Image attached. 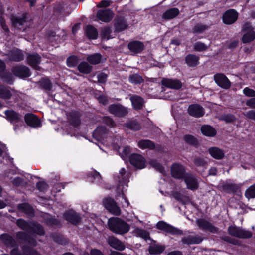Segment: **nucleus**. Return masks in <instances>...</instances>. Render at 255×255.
<instances>
[{
	"label": "nucleus",
	"instance_id": "obj_39",
	"mask_svg": "<svg viewBox=\"0 0 255 255\" xmlns=\"http://www.w3.org/2000/svg\"><path fill=\"white\" fill-rule=\"evenodd\" d=\"M180 14V11L178 8L172 7L166 10L163 14L162 17L165 19H172L176 17Z\"/></svg>",
	"mask_w": 255,
	"mask_h": 255
},
{
	"label": "nucleus",
	"instance_id": "obj_26",
	"mask_svg": "<svg viewBox=\"0 0 255 255\" xmlns=\"http://www.w3.org/2000/svg\"><path fill=\"white\" fill-rule=\"evenodd\" d=\"M129 99L133 109L138 111L142 109L144 107L145 103L144 99L140 96L132 95L130 97Z\"/></svg>",
	"mask_w": 255,
	"mask_h": 255
},
{
	"label": "nucleus",
	"instance_id": "obj_58",
	"mask_svg": "<svg viewBox=\"0 0 255 255\" xmlns=\"http://www.w3.org/2000/svg\"><path fill=\"white\" fill-rule=\"evenodd\" d=\"M245 195L248 199L255 197V184L251 185L246 190Z\"/></svg>",
	"mask_w": 255,
	"mask_h": 255
},
{
	"label": "nucleus",
	"instance_id": "obj_5",
	"mask_svg": "<svg viewBox=\"0 0 255 255\" xmlns=\"http://www.w3.org/2000/svg\"><path fill=\"white\" fill-rule=\"evenodd\" d=\"M156 228L160 230L172 235H182V230L177 228L170 224H168L164 221H160L156 224Z\"/></svg>",
	"mask_w": 255,
	"mask_h": 255
},
{
	"label": "nucleus",
	"instance_id": "obj_49",
	"mask_svg": "<svg viewBox=\"0 0 255 255\" xmlns=\"http://www.w3.org/2000/svg\"><path fill=\"white\" fill-rule=\"evenodd\" d=\"M255 39V32L253 30L245 33L242 37L241 41L243 43H248Z\"/></svg>",
	"mask_w": 255,
	"mask_h": 255
},
{
	"label": "nucleus",
	"instance_id": "obj_14",
	"mask_svg": "<svg viewBox=\"0 0 255 255\" xmlns=\"http://www.w3.org/2000/svg\"><path fill=\"white\" fill-rule=\"evenodd\" d=\"M144 47V43L139 40H132L128 44V48L132 55L141 53L143 51Z\"/></svg>",
	"mask_w": 255,
	"mask_h": 255
},
{
	"label": "nucleus",
	"instance_id": "obj_17",
	"mask_svg": "<svg viewBox=\"0 0 255 255\" xmlns=\"http://www.w3.org/2000/svg\"><path fill=\"white\" fill-rule=\"evenodd\" d=\"M41 61V57L38 53L27 54L26 58L27 63L34 70H40V67L38 65Z\"/></svg>",
	"mask_w": 255,
	"mask_h": 255
},
{
	"label": "nucleus",
	"instance_id": "obj_54",
	"mask_svg": "<svg viewBox=\"0 0 255 255\" xmlns=\"http://www.w3.org/2000/svg\"><path fill=\"white\" fill-rule=\"evenodd\" d=\"M150 165L154 168L156 171L161 173L165 172V168L163 166L158 162L156 160H152L149 162Z\"/></svg>",
	"mask_w": 255,
	"mask_h": 255
},
{
	"label": "nucleus",
	"instance_id": "obj_45",
	"mask_svg": "<svg viewBox=\"0 0 255 255\" xmlns=\"http://www.w3.org/2000/svg\"><path fill=\"white\" fill-rule=\"evenodd\" d=\"M78 70L82 74H88L92 71V66L90 65L88 62L82 61L78 65Z\"/></svg>",
	"mask_w": 255,
	"mask_h": 255
},
{
	"label": "nucleus",
	"instance_id": "obj_33",
	"mask_svg": "<svg viewBox=\"0 0 255 255\" xmlns=\"http://www.w3.org/2000/svg\"><path fill=\"white\" fill-rule=\"evenodd\" d=\"M138 147L141 149H148L149 150H155L156 148L155 143L149 139H141L137 143Z\"/></svg>",
	"mask_w": 255,
	"mask_h": 255
},
{
	"label": "nucleus",
	"instance_id": "obj_56",
	"mask_svg": "<svg viewBox=\"0 0 255 255\" xmlns=\"http://www.w3.org/2000/svg\"><path fill=\"white\" fill-rule=\"evenodd\" d=\"M53 241L61 245H65L67 242L64 236L60 234H54L52 235Z\"/></svg>",
	"mask_w": 255,
	"mask_h": 255
},
{
	"label": "nucleus",
	"instance_id": "obj_63",
	"mask_svg": "<svg viewBox=\"0 0 255 255\" xmlns=\"http://www.w3.org/2000/svg\"><path fill=\"white\" fill-rule=\"evenodd\" d=\"M108 75L104 72L100 73L97 75L98 81L101 84H105L107 80Z\"/></svg>",
	"mask_w": 255,
	"mask_h": 255
},
{
	"label": "nucleus",
	"instance_id": "obj_50",
	"mask_svg": "<svg viewBox=\"0 0 255 255\" xmlns=\"http://www.w3.org/2000/svg\"><path fill=\"white\" fill-rule=\"evenodd\" d=\"M208 29V26L201 23H196L192 29L193 34H201Z\"/></svg>",
	"mask_w": 255,
	"mask_h": 255
},
{
	"label": "nucleus",
	"instance_id": "obj_13",
	"mask_svg": "<svg viewBox=\"0 0 255 255\" xmlns=\"http://www.w3.org/2000/svg\"><path fill=\"white\" fill-rule=\"evenodd\" d=\"M12 72L14 75L20 78L29 77L31 73L30 69L24 65H18L12 68Z\"/></svg>",
	"mask_w": 255,
	"mask_h": 255
},
{
	"label": "nucleus",
	"instance_id": "obj_2",
	"mask_svg": "<svg viewBox=\"0 0 255 255\" xmlns=\"http://www.w3.org/2000/svg\"><path fill=\"white\" fill-rule=\"evenodd\" d=\"M109 229L113 233L118 235H124L130 230L129 225L120 218L111 217L108 221Z\"/></svg>",
	"mask_w": 255,
	"mask_h": 255
},
{
	"label": "nucleus",
	"instance_id": "obj_22",
	"mask_svg": "<svg viewBox=\"0 0 255 255\" xmlns=\"http://www.w3.org/2000/svg\"><path fill=\"white\" fill-rule=\"evenodd\" d=\"M188 114L195 118H200L204 116L205 110L203 107L198 104H192L188 108Z\"/></svg>",
	"mask_w": 255,
	"mask_h": 255
},
{
	"label": "nucleus",
	"instance_id": "obj_21",
	"mask_svg": "<svg viewBox=\"0 0 255 255\" xmlns=\"http://www.w3.org/2000/svg\"><path fill=\"white\" fill-rule=\"evenodd\" d=\"M81 115L78 111H72L67 114V119L69 124L72 127L77 128L81 125Z\"/></svg>",
	"mask_w": 255,
	"mask_h": 255
},
{
	"label": "nucleus",
	"instance_id": "obj_44",
	"mask_svg": "<svg viewBox=\"0 0 255 255\" xmlns=\"http://www.w3.org/2000/svg\"><path fill=\"white\" fill-rule=\"evenodd\" d=\"M45 221L47 226L51 227L60 228L62 226L60 220L56 218L55 217H47L45 219Z\"/></svg>",
	"mask_w": 255,
	"mask_h": 255
},
{
	"label": "nucleus",
	"instance_id": "obj_53",
	"mask_svg": "<svg viewBox=\"0 0 255 255\" xmlns=\"http://www.w3.org/2000/svg\"><path fill=\"white\" fill-rule=\"evenodd\" d=\"M79 62V59L76 55H71L66 59V64L69 67H74L77 65Z\"/></svg>",
	"mask_w": 255,
	"mask_h": 255
},
{
	"label": "nucleus",
	"instance_id": "obj_27",
	"mask_svg": "<svg viewBox=\"0 0 255 255\" xmlns=\"http://www.w3.org/2000/svg\"><path fill=\"white\" fill-rule=\"evenodd\" d=\"M0 239L7 247L10 248H18V245L15 239L9 234L3 233L0 236Z\"/></svg>",
	"mask_w": 255,
	"mask_h": 255
},
{
	"label": "nucleus",
	"instance_id": "obj_28",
	"mask_svg": "<svg viewBox=\"0 0 255 255\" xmlns=\"http://www.w3.org/2000/svg\"><path fill=\"white\" fill-rule=\"evenodd\" d=\"M107 134V129L105 127H98L93 131L92 136L97 141H102Z\"/></svg>",
	"mask_w": 255,
	"mask_h": 255
},
{
	"label": "nucleus",
	"instance_id": "obj_34",
	"mask_svg": "<svg viewBox=\"0 0 255 255\" xmlns=\"http://www.w3.org/2000/svg\"><path fill=\"white\" fill-rule=\"evenodd\" d=\"M201 133L207 137H214L217 134L216 129L209 125H204L201 128Z\"/></svg>",
	"mask_w": 255,
	"mask_h": 255
},
{
	"label": "nucleus",
	"instance_id": "obj_62",
	"mask_svg": "<svg viewBox=\"0 0 255 255\" xmlns=\"http://www.w3.org/2000/svg\"><path fill=\"white\" fill-rule=\"evenodd\" d=\"M36 188L40 192H44L47 189L48 184L44 181H38L36 184Z\"/></svg>",
	"mask_w": 255,
	"mask_h": 255
},
{
	"label": "nucleus",
	"instance_id": "obj_40",
	"mask_svg": "<svg viewBox=\"0 0 255 255\" xmlns=\"http://www.w3.org/2000/svg\"><path fill=\"white\" fill-rule=\"evenodd\" d=\"M165 247L164 245L159 244H154L149 246L148 251L149 254L152 255H159L165 250Z\"/></svg>",
	"mask_w": 255,
	"mask_h": 255
},
{
	"label": "nucleus",
	"instance_id": "obj_51",
	"mask_svg": "<svg viewBox=\"0 0 255 255\" xmlns=\"http://www.w3.org/2000/svg\"><path fill=\"white\" fill-rule=\"evenodd\" d=\"M12 24L13 26H22L26 22V16L23 14L20 17L13 16L11 18Z\"/></svg>",
	"mask_w": 255,
	"mask_h": 255
},
{
	"label": "nucleus",
	"instance_id": "obj_36",
	"mask_svg": "<svg viewBox=\"0 0 255 255\" xmlns=\"http://www.w3.org/2000/svg\"><path fill=\"white\" fill-rule=\"evenodd\" d=\"M241 185L234 183H225L222 185L223 190L228 194H234L240 190Z\"/></svg>",
	"mask_w": 255,
	"mask_h": 255
},
{
	"label": "nucleus",
	"instance_id": "obj_43",
	"mask_svg": "<svg viewBox=\"0 0 255 255\" xmlns=\"http://www.w3.org/2000/svg\"><path fill=\"white\" fill-rule=\"evenodd\" d=\"M193 162L194 165L197 167L207 168L208 165L207 161L202 156L194 157L193 159Z\"/></svg>",
	"mask_w": 255,
	"mask_h": 255
},
{
	"label": "nucleus",
	"instance_id": "obj_20",
	"mask_svg": "<svg viewBox=\"0 0 255 255\" xmlns=\"http://www.w3.org/2000/svg\"><path fill=\"white\" fill-rule=\"evenodd\" d=\"M129 160L130 164L137 168L141 169L145 167V159L140 154H132L129 156Z\"/></svg>",
	"mask_w": 255,
	"mask_h": 255
},
{
	"label": "nucleus",
	"instance_id": "obj_61",
	"mask_svg": "<svg viewBox=\"0 0 255 255\" xmlns=\"http://www.w3.org/2000/svg\"><path fill=\"white\" fill-rule=\"evenodd\" d=\"M95 97L98 100L99 103L103 105H107L108 102L107 97L103 94L99 95L95 94Z\"/></svg>",
	"mask_w": 255,
	"mask_h": 255
},
{
	"label": "nucleus",
	"instance_id": "obj_1",
	"mask_svg": "<svg viewBox=\"0 0 255 255\" xmlns=\"http://www.w3.org/2000/svg\"><path fill=\"white\" fill-rule=\"evenodd\" d=\"M16 224L18 228L26 232L19 231L16 234L17 238L24 242H26L29 238V235L27 233L39 236H43L45 233L43 227L35 221H26L22 218H19L16 220Z\"/></svg>",
	"mask_w": 255,
	"mask_h": 255
},
{
	"label": "nucleus",
	"instance_id": "obj_46",
	"mask_svg": "<svg viewBox=\"0 0 255 255\" xmlns=\"http://www.w3.org/2000/svg\"><path fill=\"white\" fill-rule=\"evenodd\" d=\"M102 59V55L99 53H94L93 54L89 55L87 57V61L93 65H96L101 62Z\"/></svg>",
	"mask_w": 255,
	"mask_h": 255
},
{
	"label": "nucleus",
	"instance_id": "obj_18",
	"mask_svg": "<svg viewBox=\"0 0 255 255\" xmlns=\"http://www.w3.org/2000/svg\"><path fill=\"white\" fill-rule=\"evenodd\" d=\"M23 252L19 251L18 248L12 249L10 251L11 255H41L36 250L32 247L24 245L22 247Z\"/></svg>",
	"mask_w": 255,
	"mask_h": 255
},
{
	"label": "nucleus",
	"instance_id": "obj_25",
	"mask_svg": "<svg viewBox=\"0 0 255 255\" xmlns=\"http://www.w3.org/2000/svg\"><path fill=\"white\" fill-rule=\"evenodd\" d=\"M197 224L198 227L203 230H207L212 233L218 232V228L205 219H199L197 220Z\"/></svg>",
	"mask_w": 255,
	"mask_h": 255
},
{
	"label": "nucleus",
	"instance_id": "obj_35",
	"mask_svg": "<svg viewBox=\"0 0 255 255\" xmlns=\"http://www.w3.org/2000/svg\"><path fill=\"white\" fill-rule=\"evenodd\" d=\"M124 127L128 129L134 131H137L141 129L140 124L136 120H130L124 124Z\"/></svg>",
	"mask_w": 255,
	"mask_h": 255
},
{
	"label": "nucleus",
	"instance_id": "obj_19",
	"mask_svg": "<svg viewBox=\"0 0 255 255\" xmlns=\"http://www.w3.org/2000/svg\"><path fill=\"white\" fill-rule=\"evenodd\" d=\"M114 14L113 11L110 9H102L97 11L96 16L99 20L108 23L113 19Z\"/></svg>",
	"mask_w": 255,
	"mask_h": 255
},
{
	"label": "nucleus",
	"instance_id": "obj_64",
	"mask_svg": "<svg viewBox=\"0 0 255 255\" xmlns=\"http://www.w3.org/2000/svg\"><path fill=\"white\" fill-rule=\"evenodd\" d=\"M243 93L248 97H255V91L249 87H245L243 90Z\"/></svg>",
	"mask_w": 255,
	"mask_h": 255
},
{
	"label": "nucleus",
	"instance_id": "obj_32",
	"mask_svg": "<svg viewBox=\"0 0 255 255\" xmlns=\"http://www.w3.org/2000/svg\"><path fill=\"white\" fill-rule=\"evenodd\" d=\"M203 240V238L200 236H189L182 238L181 242L184 244L192 245L199 244Z\"/></svg>",
	"mask_w": 255,
	"mask_h": 255
},
{
	"label": "nucleus",
	"instance_id": "obj_10",
	"mask_svg": "<svg viewBox=\"0 0 255 255\" xmlns=\"http://www.w3.org/2000/svg\"><path fill=\"white\" fill-rule=\"evenodd\" d=\"M109 112L118 117H124L128 114L127 109L121 104H112L108 107Z\"/></svg>",
	"mask_w": 255,
	"mask_h": 255
},
{
	"label": "nucleus",
	"instance_id": "obj_38",
	"mask_svg": "<svg viewBox=\"0 0 255 255\" xmlns=\"http://www.w3.org/2000/svg\"><path fill=\"white\" fill-rule=\"evenodd\" d=\"M183 140L186 144L196 148H198L200 145L197 138L191 134L184 135Z\"/></svg>",
	"mask_w": 255,
	"mask_h": 255
},
{
	"label": "nucleus",
	"instance_id": "obj_47",
	"mask_svg": "<svg viewBox=\"0 0 255 255\" xmlns=\"http://www.w3.org/2000/svg\"><path fill=\"white\" fill-rule=\"evenodd\" d=\"M18 209L26 214H32L34 213L32 207L28 203H21L18 205Z\"/></svg>",
	"mask_w": 255,
	"mask_h": 255
},
{
	"label": "nucleus",
	"instance_id": "obj_11",
	"mask_svg": "<svg viewBox=\"0 0 255 255\" xmlns=\"http://www.w3.org/2000/svg\"><path fill=\"white\" fill-rule=\"evenodd\" d=\"M183 180L187 189L193 191L198 189L199 187L198 180L192 173L190 172L186 173V175Z\"/></svg>",
	"mask_w": 255,
	"mask_h": 255
},
{
	"label": "nucleus",
	"instance_id": "obj_24",
	"mask_svg": "<svg viewBox=\"0 0 255 255\" xmlns=\"http://www.w3.org/2000/svg\"><path fill=\"white\" fill-rule=\"evenodd\" d=\"M107 243L111 247L119 251H124L126 248L124 243L114 236H111L108 237Z\"/></svg>",
	"mask_w": 255,
	"mask_h": 255
},
{
	"label": "nucleus",
	"instance_id": "obj_12",
	"mask_svg": "<svg viewBox=\"0 0 255 255\" xmlns=\"http://www.w3.org/2000/svg\"><path fill=\"white\" fill-rule=\"evenodd\" d=\"M214 80L218 86L224 89H229L232 83L223 73H217L214 75Z\"/></svg>",
	"mask_w": 255,
	"mask_h": 255
},
{
	"label": "nucleus",
	"instance_id": "obj_57",
	"mask_svg": "<svg viewBox=\"0 0 255 255\" xmlns=\"http://www.w3.org/2000/svg\"><path fill=\"white\" fill-rule=\"evenodd\" d=\"M111 28L109 27H105L101 30L100 35L102 39L109 40L112 38L111 37Z\"/></svg>",
	"mask_w": 255,
	"mask_h": 255
},
{
	"label": "nucleus",
	"instance_id": "obj_59",
	"mask_svg": "<svg viewBox=\"0 0 255 255\" xmlns=\"http://www.w3.org/2000/svg\"><path fill=\"white\" fill-rule=\"evenodd\" d=\"M208 46L204 43L198 41L194 45V50L198 52H203L207 50Z\"/></svg>",
	"mask_w": 255,
	"mask_h": 255
},
{
	"label": "nucleus",
	"instance_id": "obj_41",
	"mask_svg": "<svg viewBox=\"0 0 255 255\" xmlns=\"http://www.w3.org/2000/svg\"><path fill=\"white\" fill-rule=\"evenodd\" d=\"M38 84L42 89L46 91H51L52 88V83L51 80L47 77L41 78L38 82Z\"/></svg>",
	"mask_w": 255,
	"mask_h": 255
},
{
	"label": "nucleus",
	"instance_id": "obj_23",
	"mask_svg": "<svg viewBox=\"0 0 255 255\" xmlns=\"http://www.w3.org/2000/svg\"><path fill=\"white\" fill-rule=\"evenodd\" d=\"M114 26L115 30L117 32H120L128 27L127 20L124 16H117L114 20Z\"/></svg>",
	"mask_w": 255,
	"mask_h": 255
},
{
	"label": "nucleus",
	"instance_id": "obj_4",
	"mask_svg": "<svg viewBox=\"0 0 255 255\" xmlns=\"http://www.w3.org/2000/svg\"><path fill=\"white\" fill-rule=\"evenodd\" d=\"M63 218L69 223L76 226L79 225L82 221L80 214L72 209L66 210L63 213Z\"/></svg>",
	"mask_w": 255,
	"mask_h": 255
},
{
	"label": "nucleus",
	"instance_id": "obj_8",
	"mask_svg": "<svg viewBox=\"0 0 255 255\" xmlns=\"http://www.w3.org/2000/svg\"><path fill=\"white\" fill-rule=\"evenodd\" d=\"M185 167L177 163H173L171 167V175L176 179H183L186 175Z\"/></svg>",
	"mask_w": 255,
	"mask_h": 255
},
{
	"label": "nucleus",
	"instance_id": "obj_9",
	"mask_svg": "<svg viewBox=\"0 0 255 255\" xmlns=\"http://www.w3.org/2000/svg\"><path fill=\"white\" fill-rule=\"evenodd\" d=\"M103 204L105 208L112 214L117 216L120 215L121 212L120 208L111 197L105 198L103 201Z\"/></svg>",
	"mask_w": 255,
	"mask_h": 255
},
{
	"label": "nucleus",
	"instance_id": "obj_6",
	"mask_svg": "<svg viewBox=\"0 0 255 255\" xmlns=\"http://www.w3.org/2000/svg\"><path fill=\"white\" fill-rule=\"evenodd\" d=\"M4 113L6 116V119L13 125L15 130L16 129V127L18 126V123H23L22 116L18 112L11 109L6 110Z\"/></svg>",
	"mask_w": 255,
	"mask_h": 255
},
{
	"label": "nucleus",
	"instance_id": "obj_15",
	"mask_svg": "<svg viewBox=\"0 0 255 255\" xmlns=\"http://www.w3.org/2000/svg\"><path fill=\"white\" fill-rule=\"evenodd\" d=\"M24 119L27 125L30 127L35 128L42 126L40 120L38 116L34 114L31 113H26L24 115Z\"/></svg>",
	"mask_w": 255,
	"mask_h": 255
},
{
	"label": "nucleus",
	"instance_id": "obj_3",
	"mask_svg": "<svg viewBox=\"0 0 255 255\" xmlns=\"http://www.w3.org/2000/svg\"><path fill=\"white\" fill-rule=\"evenodd\" d=\"M228 234L240 239H249L252 237V232L245 230L235 225H230L228 228Z\"/></svg>",
	"mask_w": 255,
	"mask_h": 255
},
{
	"label": "nucleus",
	"instance_id": "obj_60",
	"mask_svg": "<svg viewBox=\"0 0 255 255\" xmlns=\"http://www.w3.org/2000/svg\"><path fill=\"white\" fill-rule=\"evenodd\" d=\"M103 123L107 126L113 127L115 126V123L114 120L109 116H104L102 119Z\"/></svg>",
	"mask_w": 255,
	"mask_h": 255
},
{
	"label": "nucleus",
	"instance_id": "obj_16",
	"mask_svg": "<svg viewBox=\"0 0 255 255\" xmlns=\"http://www.w3.org/2000/svg\"><path fill=\"white\" fill-rule=\"evenodd\" d=\"M161 84L167 88L174 90H179L182 87V83L178 79L163 78Z\"/></svg>",
	"mask_w": 255,
	"mask_h": 255
},
{
	"label": "nucleus",
	"instance_id": "obj_7",
	"mask_svg": "<svg viewBox=\"0 0 255 255\" xmlns=\"http://www.w3.org/2000/svg\"><path fill=\"white\" fill-rule=\"evenodd\" d=\"M239 13L234 9H229L225 11L222 16L223 22L226 25H231L236 22Z\"/></svg>",
	"mask_w": 255,
	"mask_h": 255
},
{
	"label": "nucleus",
	"instance_id": "obj_37",
	"mask_svg": "<svg viewBox=\"0 0 255 255\" xmlns=\"http://www.w3.org/2000/svg\"><path fill=\"white\" fill-rule=\"evenodd\" d=\"M85 34L89 39H97L98 37L97 29L92 25H88L86 26Z\"/></svg>",
	"mask_w": 255,
	"mask_h": 255
},
{
	"label": "nucleus",
	"instance_id": "obj_52",
	"mask_svg": "<svg viewBox=\"0 0 255 255\" xmlns=\"http://www.w3.org/2000/svg\"><path fill=\"white\" fill-rule=\"evenodd\" d=\"M2 73L0 74V78L2 79V80L10 85H12L14 82V79L11 73L9 72H2Z\"/></svg>",
	"mask_w": 255,
	"mask_h": 255
},
{
	"label": "nucleus",
	"instance_id": "obj_42",
	"mask_svg": "<svg viewBox=\"0 0 255 255\" xmlns=\"http://www.w3.org/2000/svg\"><path fill=\"white\" fill-rule=\"evenodd\" d=\"M12 93H11L9 87L5 86L4 85H0V98L4 100H9L11 99Z\"/></svg>",
	"mask_w": 255,
	"mask_h": 255
},
{
	"label": "nucleus",
	"instance_id": "obj_48",
	"mask_svg": "<svg viewBox=\"0 0 255 255\" xmlns=\"http://www.w3.org/2000/svg\"><path fill=\"white\" fill-rule=\"evenodd\" d=\"M88 177L89 181L92 183H100L102 180V177L100 174L96 170L89 173L88 174Z\"/></svg>",
	"mask_w": 255,
	"mask_h": 255
},
{
	"label": "nucleus",
	"instance_id": "obj_55",
	"mask_svg": "<svg viewBox=\"0 0 255 255\" xmlns=\"http://www.w3.org/2000/svg\"><path fill=\"white\" fill-rule=\"evenodd\" d=\"M129 81L130 83L135 84H141L144 81L142 77L138 74H133L129 76Z\"/></svg>",
	"mask_w": 255,
	"mask_h": 255
},
{
	"label": "nucleus",
	"instance_id": "obj_30",
	"mask_svg": "<svg viewBox=\"0 0 255 255\" xmlns=\"http://www.w3.org/2000/svg\"><path fill=\"white\" fill-rule=\"evenodd\" d=\"M208 152L212 157L216 160H221L225 156L223 150L218 147H211L208 149Z\"/></svg>",
	"mask_w": 255,
	"mask_h": 255
},
{
	"label": "nucleus",
	"instance_id": "obj_29",
	"mask_svg": "<svg viewBox=\"0 0 255 255\" xmlns=\"http://www.w3.org/2000/svg\"><path fill=\"white\" fill-rule=\"evenodd\" d=\"M184 60L189 67L194 68L200 64V57L193 54H187L185 57Z\"/></svg>",
	"mask_w": 255,
	"mask_h": 255
},
{
	"label": "nucleus",
	"instance_id": "obj_31",
	"mask_svg": "<svg viewBox=\"0 0 255 255\" xmlns=\"http://www.w3.org/2000/svg\"><path fill=\"white\" fill-rule=\"evenodd\" d=\"M9 57L11 61L20 62L24 59V54L19 49H13L9 53Z\"/></svg>",
	"mask_w": 255,
	"mask_h": 255
}]
</instances>
